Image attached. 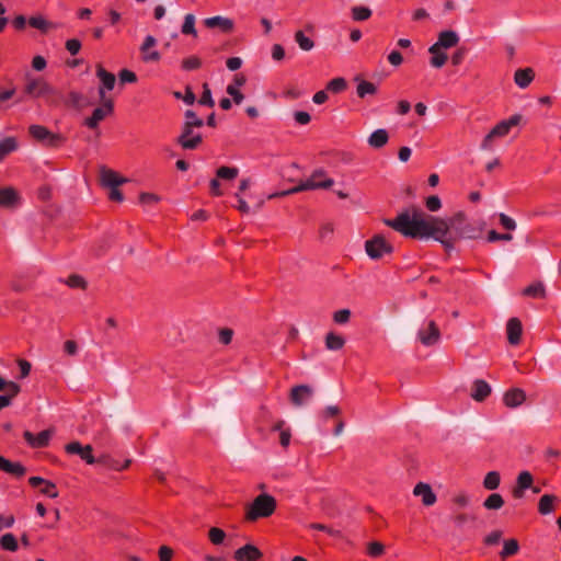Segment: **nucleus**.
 <instances>
[{"instance_id":"1","label":"nucleus","mask_w":561,"mask_h":561,"mask_svg":"<svg viewBox=\"0 0 561 561\" xmlns=\"http://www.w3.org/2000/svg\"><path fill=\"white\" fill-rule=\"evenodd\" d=\"M383 224L408 238H433L440 242L447 251L451 250L456 241L459 240L448 232L444 218L426 215L416 206L403 210L393 219H383Z\"/></svg>"},{"instance_id":"2","label":"nucleus","mask_w":561,"mask_h":561,"mask_svg":"<svg viewBox=\"0 0 561 561\" xmlns=\"http://www.w3.org/2000/svg\"><path fill=\"white\" fill-rule=\"evenodd\" d=\"M24 92L32 98H42L49 106H58L64 101L62 93L49 84L44 78L27 80Z\"/></svg>"},{"instance_id":"3","label":"nucleus","mask_w":561,"mask_h":561,"mask_svg":"<svg viewBox=\"0 0 561 561\" xmlns=\"http://www.w3.org/2000/svg\"><path fill=\"white\" fill-rule=\"evenodd\" d=\"M448 232L460 239H477L482 233V227L468 220L463 211H457L445 219Z\"/></svg>"},{"instance_id":"4","label":"nucleus","mask_w":561,"mask_h":561,"mask_svg":"<svg viewBox=\"0 0 561 561\" xmlns=\"http://www.w3.org/2000/svg\"><path fill=\"white\" fill-rule=\"evenodd\" d=\"M333 183L334 181L332 179L327 178V172L323 169H317L312 172L308 180L301 182L299 185L290 190L270 195V198L286 196L308 190H328L333 185Z\"/></svg>"},{"instance_id":"5","label":"nucleus","mask_w":561,"mask_h":561,"mask_svg":"<svg viewBox=\"0 0 561 561\" xmlns=\"http://www.w3.org/2000/svg\"><path fill=\"white\" fill-rule=\"evenodd\" d=\"M277 503L274 496L262 493L257 495L245 512V519L250 522L270 517L276 510Z\"/></svg>"},{"instance_id":"6","label":"nucleus","mask_w":561,"mask_h":561,"mask_svg":"<svg viewBox=\"0 0 561 561\" xmlns=\"http://www.w3.org/2000/svg\"><path fill=\"white\" fill-rule=\"evenodd\" d=\"M28 134L37 142L48 148H60L66 142V137L64 135L51 133L43 125H31L28 127Z\"/></svg>"},{"instance_id":"7","label":"nucleus","mask_w":561,"mask_h":561,"mask_svg":"<svg viewBox=\"0 0 561 561\" xmlns=\"http://www.w3.org/2000/svg\"><path fill=\"white\" fill-rule=\"evenodd\" d=\"M365 250L370 259L379 260L386 254H391L393 252V247L382 234H375L371 239L365 242Z\"/></svg>"},{"instance_id":"8","label":"nucleus","mask_w":561,"mask_h":561,"mask_svg":"<svg viewBox=\"0 0 561 561\" xmlns=\"http://www.w3.org/2000/svg\"><path fill=\"white\" fill-rule=\"evenodd\" d=\"M102 105L94 108L92 115L87 117L83 125L90 129L98 128L100 122L114 113V101L112 99L100 100Z\"/></svg>"},{"instance_id":"9","label":"nucleus","mask_w":561,"mask_h":561,"mask_svg":"<svg viewBox=\"0 0 561 561\" xmlns=\"http://www.w3.org/2000/svg\"><path fill=\"white\" fill-rule=\"evenodd\" d=\"M176 144L184 150H195L203 144V137L199 133H194V128L183 124Z\"/></svg>"},{"instance_id":"10","label":"nucleus","mask_w":561,"mask_h":561,"mask_svg":"<svg viewBox=\"0 0 561 561\" xmlns=\"http://www.w3.org/2000/svg\"><path fill=\"white\" fill-rule=\"evenodd\" d=\"M65 450L69 455H78L88 465H94L98 458L93 456V448L91 445H81V443L75 440L70 442L65 446Z\"/></svg>"},{"instance_id":"11","label":"nucleus","mask_w":561,"mask_h":561,"mask_svg":"<svg viewBox=\"0 0 561 561\" xmlns=\"http://www.w3.org/2000/svg\"><path fill=\"white\" fill-rule=\"evenodd\" d=\"M54 434L53 428L44 430L37 435H34L30 431L23 433V438L32 448H45L49 445V440Z\"/></svg>"},{"instance_id":"12","label":"nucleus","mask_w":561,"mask_h":561,"mask_svg":"<svg viewBox=\"0 0 561 561\" xmlns=\"http://www.w3.org/2000/svg\"><path fill=\"white\" fill-rule=\"evenodd\" d=\"M459 39L460 38L455 31H451V30L442 31L438 34V41L428 48V51L435 53L439 48L448 49V48L455 47L458 45Z\"/></svg>"},{"instance_id":"13","label":"nucleus","mask_w":561,"mask_h":561,"mask_svg":"<svg viewBox=\"0 0 561 561\" xmlns=\"http://www.w3.org/2000/svg\"><path fill=\"white\" fill-rule=\"evenodd\" d=\"M96 77L101 80V83H102V85L99 87V91H98L99 98H100V100L107 99L106 94H105V90L111 91L114 89L116 78L112 72H108L107 70H105L103 68V66L100 64L96 66Z\"/></svg>"},{"instance_id":"14","label":"nucleus","mask_w":561,"mask_h":561,"mask_svg":"<svg viewBox=\"0 0 561 561\" xmlns=\"http://www.w3.org/2000/svg\"><path fill=\"white\" fill-rule=\"evenodd\" d=\"M20 204L21 196L13 186H4L0 188V207L13 209Z\"/></svg>"},{"instance_id":"15","label":"nucleus","mask_w":561,"mask_h":561,"mask_svg":"<svg viewBox=\"0 0 561 561\" xmlns=\"http://www.w3.org/2000/svg\"><path fill=\"white\" fill-rule=\"evenodd\" d=\"M100 181L101 185L104 187H118L119 185L126 183L128 180L126 178L121 176L117 172L108 169L106 167H102L100 169Z\"/></svg>"},{"instance_id":"16","label":"nucleus","mask_w":561,"mask_h":561,"mask_svg":"<svg viewBox=\"0 0 561 561\" xmlns=\"http://www.w3.org/2000/svg\"><path fill=\"white\" fill-rule=\"evenodd\" d=\"M262 557V551L252 543H247L233 552L236 561H259Z\"/></svg>"},{"instance_id":"17","label":"nucleus","mask_w":561,"mask_h":561,"mask_svg":"<svg viewBox=\"0 0 561 561\" xmlns=\"http://www.w3.org/2000/svg\"><path fill=\"white\" fill-rule=\"evenodd\" d=\"M419 339L421 343L425 346H432L435 345L439 339H440V331L438 325L434 320H431L428 322L426 330H420L419 331Z\"/></svg>"},{"instance_id":"18","label":"nucleus","mask_w":561,"mask_h":561,"mask_svg":"<svg viewBox=\"0 0 561 561\" xmlns=\"http://www.w3.org/2000/svg\"><path fill=\"white\" fill-rule=\"evenodd\" d=\"M157 44V39L152 35H147L140 46L141 59L145 62H158L161 55L158 50H151Z\"/></svg>"},{"instance_id":"19","label":"nucleus","mask_w":561,"mask_h":561,"mask_svg":"<svg viewBox=\"0 0 561 561\" xmlns=\"http://www.w3.org/2000/svg\"><path fill=\"white\" fill-rule=\"evenodd\" d=\"M523 119L520 114H514L508 119L501 121L497 123L492 129L491 135L494 137H504L506 136L511 128L517 126Z\"/></svg>"},{"instance_id":"20","label":"nucleus","mask_w":561,"mask_h":561,"mask_svg":"<svg viewBox=\"0 0 561 561\" xmlns=\"http://www.w3.org/2000/svg\"><path fill=\"white\" fill-rule=\"evenodd\" d=\"M534 482L533 474L529 471H522L517 479L516 484L512 490L514 499H522L525 494V490L531 488Z\"/></svg>"},{"instance_id":"21","label":"nucleus","mask_w":561,"mask_h":561,"mask_svg":"<svg viewBox=\"0 0 561 561\" xmlns=\"http://www.w3.org/2000/svg\"><path fill=\"white\" fill-rule=\"evenodd\" d=\"M204 25L207 28L218 27L225 34H230L234 28V23L231 19L219 15L205 19Z\"/></svg>"},{"instance_id":"22","label":"nucleus","mask_w":561,"mask_h":561,"mask_svg":"<svg viewBox=\"0 0 561 561\" xmlns=\"http://www.w3.org/2000/svg\"><path fill=\"white\" fill-rule=\"evenodd\" d=\"M312 389L308 385H298L291 388L289 400L294 405H302L306 400L311 398Z\"/></svg>"},{"instance_id":"23","label":"nucleus","mask_w":561,"mask_h":561,"mask_svg":"<svg viewBox=\"0 0 561 561\" xmlns=\"http://www.w3.org/2000/svg\"><path fill=\"white\" fill-rule=\"evenodd\" d=\"M506 333L508 343L517 345L520 343L523 334V325L518 318H511L506 324Z\"/></svg>"},{"instance_id":"24","label":"nucleus","mask_w":561,"mask_h":561,"mask_svg":"<svg viewBox=\"0 0 561 561\" xmlns=\"http://www.w3.org/2000/svg\"><path fill=\"white\" fill-rule=\"evenodd\" d=\"M0 470L11 474L14 478H23L26 473V468L21 462L10 461L0 455Z\"/></svg>"},{"instance_id":"25","label":"nucleus","mask_w":561,"mask_h":561,"mask_svg":"<svg viewBox=\"0 0 561 561\" xmlns=\"http://www.w3.org/2000/svg\"><path fill=\"white\" fill-rule=\"evenodd\" d=\"M526 401V393L520 388H512L504 393L503 402L507 408H517Z\"/></svg>"},{"instance_id":"26","label":"nucleus","mask_w":561,"mask_h":561,"mask_svg":"<svg viewBox=\"0 0 561 561\" xmlns=\"http://www.w3.org/2000/svg\"><path fill=\"white\" fill-rule=\"evenodd\" d=\"M413 494L416 496H422V503L425 506H431L436 502V494L433 492L430 484L424 482H419L413 490Z\"/></svg>"},{"instance_id":"27","label":"nucleus","mask_w":561,"mask_h":561,"mask_svg":"<svg viewBox=\"0 0 561 561\" xmlns=\"http://www.w3.org/2000/svg\"><path fill=\"white\" fill-rule=\"evenodd\" d=\"M491 394L490 385L483 379H477L472 383L471 398L477 402L484 401Z\"/></svg>"},{"instance_id":"28","label":"nucleus","mask_w":561,"mask_h":561,"mask_svg":"<svg viewBox=\"0 0 561 561\" xmlns=\"http://www.w3.org/2000/svg\"><path fill=\"white\" fill-rule=\"evenodd\" d=\"M389 134L386 129L379 128L368 137V145L374 149H380L388 144Z\"/></svg>"},{"instance_id":"29","label":"nucleus","mask_w":561,"mask_h":561,"mask_svg":"<svg viewBox=\"0 0 561 561\" xmlns=\"http://www.w3.org/2000/svg\"><path fill=\"white\" fill-rule=\"evenodd\" d=\"M535 78V71L531 68L517 69L514 75L515 83L522 88H527Z\"/></svg>"},{"instance_id":"30","label":"nucleus","mask_w":561,"mask_h":561,"mask_svg":"<svg viewBox=\"0 0 561 561\" xmlns=\"http://www.w3.org/2000/svg\"><path fill=\"white\" fill-rule=\"evenodd\" d=\"M557 496L553 494H543L538 502V511L541 515H548L554 511Z\"/></svg>"},{"instance_id":"31","label":"nucleus","mask_w":561,"mask_h":561,"mask_svg":"<svg viewBox=\"0 0 561 561\" xmlns=\"http://www.w3.org/2000/svg\"><path fill=\"white\" fill-rule=\"evenodd\" d=\"M523 295L531 298H546V288L542 282H536L523 289Z\"/></svg>"},{"instance_id":"32","label":"nucleus","mask_w":561,"mask_h":561,"mask_svg":"<svg viewBox=\"0 0 561 561\" xmlns=\"http://www.w3.org/2000/svg\"><path fill=\"white\" fill-rule=\"evenodd\" d=\"M18 149V140L15 137H5L0 141V162L4 160L7 156Z\"/></svg>"},{"instance_id":"33","label":"nucleus","mask_w":561,"mask_h":561,"mask_svg":"<svg viewBox=\"0 0 561 561\" xmlns=\"http://www.w3.org/2000/svg\"><path fill=\"white\" fill-rule=\"evenodd\" d=\"M345 345V339L334 332H329L325 335V347L330 351H340Z\"/></svg>"},{"instance_id":"34","label":"nucleus","mask_w":561,"mask_h":561,"mask_svg":"<svg viewBox=\"0 0 561 561\" xmlns=\"http://www.w3.org/2000/svg\"><path fill=\"white\" fill-rule=\"evenodd\" d=\"M355 80L358 81V84L356 88V93H357L358 98L364 99L368 94L374 95L377 93V85L374 84L373 82L366 81V80H359L358 78H356Z\"/></svg>"},{"instance_id":"35","label":"nucleus","mask_w":561,"mask_h":561,"mask_svg":"<svg viewBox=\"0 0 561 561\" xmlns=\"http://www.w3.org/2000/svg\"><path fill=\"white\" fill-rule=\"evenodd\" d=\"M0 548L4 551L15 552L19 549V543L15 536L7 533L0 538Z\"/></svg>"},{"instance_id":"36","label":"nucleus","mask_w":561,"mask_h":561,"mask_svg":"<svg viewBox=\"0 0 561 561\" xmlns=\"http://www.w3.org/2000/svg\"><path fill=\"white\" fill-rule=\"evenodd\" d=\"M501 483V474L499 471H490L483 479V488L490 491L496 490Z\"/></svg>"},{"instance_id":"37","label":"nucleus","mask_w":561,"mask_h":561,"mask_svg":"<svg viewBox=\"0 0 561 561\" xmlns=\"http://www.w3.org/2000/svg\"><path fill=\"white\" fill-rule=\"evenodd\" d=\"M504 505V499L500 493L490 494L483 502V507L490 511L500 510Z\"/></svg>"},{"instance_id":"38","label":"nucleus","mask_w":561,"mask_h":561,"mask_svg":"<svg viewBox=\"0 0 561 561\" xmlns=\"http://www.w3.org/2000/svg\"><path fill=\"white\" fill-rule=\"evenodd\" d=\"M347 88V81L342 78V77H337V78H334L332 80H330L328 83H327V91H330L332 93H342L346 90Z\"/></svg>"},{"instance_id":"39","label":"nucleus","mask_w":561,"mask_h":561,"mask_svg":"<svg viewBox=\"0 0 561 561\" xmlns=\"http://www.w3.org/2000/svg\"><path fill=\"white\" fill-rule=\"evenodd\" d=\"M519 550V543L516 539H507L504 541L503 550L501 551L500 556L502 559H506L511 556H514Z\"/></svg>"},{"instance_id":"40","label":"nucleus","mask_w":561,"mask_h":561,"mask_svg":"<svg viewBox=\"0 0 561 561\" xmlns=\"http://www.w3.org/2000/svg\"><path fill=\"white\" fill-rule=\"evenodd\" d=\"M295 41L300 47V49L305 51H309L314 47V42L310 37L306 36L302 31H297L295 33Z\"/></svg>"},{"instance_id":"41","label":"nucleus","mask_w":561,"mask_h":561,"mask_svg":"<svg viewBox=\"0 0 561 561\" xmlns=\"http://www.w3.org/2000/svg\"><path fill=\"white\" fill-rule=\"evenodd\" d=\"M27 23L30 24V26L37 28L43 33H47L51 26V24L42 15L31 16L27 20Z\"/></svg>"},{"instance_id":"42","label":"nucleus","mask_w":561,"mask_h":561,"mask_svg":"<svg viewBox=\"0 0 561 561\" xmlns=\"http://www.w3.org/2000/svg\"><path fill=\"white\" fill-rule=\"evenodd\" d=\"M181 32L184 35H193L194 37L197 36V32L195 28V16L191 13L186 14L184 18V22L181 27Z\"/></svg>"},{"instance_id":"43","label":"nucleus","mask_w":561,"mask_h":561,"mask_svg":"<svg viewBox=\"0 0 561 561\" xmlns=\"http://www.w3.org/2000/svg\"><path fill=\"white\" fill-rule=\"evenodd\" d=\"M371 14L373 12L368 7L356 5L352 8V19L354 21H366Z\"/></svg>"},{"instance_id":"44","label":"nucleus","mask_w":561,"mask_h":561,"mask_svg":"<svg viewBox=\"0 0 561 561\" xmlns=\"http://www.w3.org/2000/svg\"><path fill=\"white\" fill-rule=\"evenodd\" d=\"M238 174H239V170L236 167L222 165V167L218 168L216 171V175L218 179L229 180V181L236 179L238 176Z\"/></svg>"},{"instance_id":"45","label":"nucleus","mask_w":561,"mask_h":561,"mask_svg":"<svg viewBox=\"0 0 561 561\" xmlns=\"http://www.w3.org/2000/svg\"><path fill=\"white\" fill-rule=\"evenodd\" d=\"M202 67V59L195 55L186 57L181 62V68L185 71L197 70Z\"/></svg>"},{"instance_id":"46","label":"nucleus","mask_w":561,"mask_h":561,"mask_svg":"<svg viewBox=\"0 0 561 561\" xmlns=\"http://www.w3.org/2000/svg\"><path fill=\"white\" fill-rule=\"evenodd\" d=\"M185 122L184 125H188L192 128H201L204 126V121L199 118L196 113L192 110H186L184 113Z\"/></svg>"},{"instance_id":"47","label":"nucleus","mask_w":561,"mask_h":561,"mask_svg":"<svg viewBox=\"0 0 561 561\" xmlns=\"http://www.w3.org/2000/svg\"><path fill=\"white\" fill-rule=\"evenodd\" d=\"M225 538H226V533L221 528L211 527L208 530V539L215 546L222 545L225 541Z\"/></svg>"},{"instance_id":"48","label":"nucleus","mask_w":561,"mask_h":561,"mask_svg":"<svg viewBox=\"0 0 561 561\" xmlns=\"http://www.w3.org/2000/svg\"><path fill=\"white\" fill-rule=\"evenodd\" d=\"M198 103L204 106L214 107L215 101L211 96V91L207 82L203 83V93L198 100Z\"/></svg>"},{"instance_id":"49","label":"nucleus","mask_w":561,"mask_h":561,"mask_svg":"<svg viewBox=\"0 0 561 561\" xmlns=\"http://www.w3.org/2000/svg\"><path fill=\"white\" fill-rule=\"evenodd\" d=\"M385 553V546L379 541H371L367 545V554L371 558H379Z\"/></svg>"},{"instance_id":"50","label":"nucleus","mask_w":561,"mask_h":561,"mask_svg":"<svg viewBox=\"0 0 561 561\" xmlns=\"http://www.w3.org/2000/svg\"><path fill=\"white\" fill-rule=\"evenodd\" d=\"M66 284L71 287V288H80V289H85L87 286H88V283L87 280L78 275V274H71L68 279L66 280Z\"/></svg>"},{"instance_id":"51","label":"nucleus","mask_w":561,"mask_h":561,"mask_svg":"<svg viewBox=\"0 0 561 561\" xmlns=\"http://www.w3.org/2000/svg\"><path fill=\"white\" fill-rule=\"evenodd\" d=\"M309 527L311 529H314V530H320V531H324L327 533L328 535L332 536V537H335V538H342L343 535H342V531L341 530H337V529H333L324 524H320V523H312L309 525Z\"/></svg>"},{"instance_id":"52","label":"nucleus","mask_w":561,"mask_h":561,"mask_svg":"<svg viewBox=\"0 0 561 561\" xmlns=\"http://www.w3.org/2000/svg\"><path fill=\"white\" fill-rule=\"evenodd\" d=\"M431 54L433 55L431 58V65L434 68H442L448 59L447 54L442 51V48H439L435 53H431Z\"/></svg>"},{"instance_id":"53","label":"nucleus","mask_w":561,"mask_h":561,"mask_svg":"<svg viewBox=\"0 0 561 561\" xmlns=\"http://www.w3.org/2000/svg\"><path fill=\"white\" fill-rule=\"evenodd\" d=\"M43 488H41L39 492L50 499L58 497V490L54 482L49 480H45V482L42 484Z\"/></svg>"},{"instance_id":"54","label":"nucleus","mask_w":561,"mask_h":561,"mask_svg":"<svg viewBox=\"0 0 561 561\" xmlns=\"http://www.w3.org/2000/svg\"><path fill=\"white\" fill-rule=\"evenodd\" d=\"M160 196L153 193L142 192L139 194V203L141 205H154L160 202Z\"/></svg>"},{"instance_id":"55","label":"nucleus","mask_w":561,"mask_h":561,"mask_svg":"<svg viewBox=\"0 0 561 561\" xmlns=\"http://www.w3.org/2000/svg\"><path fill=\"white\" fill-rule=\"evenodd\" d=\"M96 463L103 465L106 468L119 471V461L111 458L110 456H101L98 458Z\"/></svg>"},{"instance_id":"56","label":"nucleus","mask_w":561,"mask_h":561,"mask_svg":"<svg viewBox=\"0 0 561 561\" xmlns=\"http://www.w3.org/2000/svg\"><path fill=\"white\" fill-rule=\"evenodd\" d=\"M69 104L75 108H80L83 106L84 96L77 91H70L68 94Z\"/></svg>"},{"instance_id":"57","label":"nucleus","mask_w":561,"mask_h":561,"mask_svg":"<svg viewBox=\"0 0 561 561\" xmlns=\"http://www.w3.org/2000/svg\"><path fill=\"white\" fill-rule=\"evenodd\" d=\"M351 310L350 309H341L333 313V320L337 324H344L350 321Z\"/></svg>"},{"instance_id":"58","label":"nucleus","mask_w":561,"mask_h":561,"mask_svg":"<svg viewBox=\"0 0 561 561\" xmlns=\"http://www.w3.org/2000/svg\"><path fill=\"white\" fill-rule=\"evenodd\" d=\"M513 239V236L511 233H500L495 230H490L486 237V240L489 242H495V241H511Z\"/></svg>"},{"instance_id":"59","label":"nucleus","mask_w":561,"mask_h":561,"mask_svg":"<svg viewBox=\"0 0 561 561\" xmlns=\"http://www.w3.org/2000/svg\"><path fill=\"white\" fill-rule=\"evenodd\" d=\"M118 78L121 83H135L137 82V76L134 71L128 69H123L118 73Z\"/></svg>"},{"instance_id":"60","label":"nucleus","mask_w":561,"mask_h":561,"mask_svg":"<svg viewBox=\"0 0 561 561\" xmlns=\"http://www.w3.org/2000/svg\"><path fill=\"white\" fill-rule=\"evenodd\" d=\"M226 91L236 104H240L244 100V94L233 84H229Z\"/></svg>"},{"instance_id":"61","label":"nucleus","mask_w":561,"mask_h":561,"mask_svg":"<svg viewBox=\"0 0 561 561\" xmlns=\"http://www.w3.org/2000/svg\"><path fill=\"white\" fill-rule=\"evenodd\" d=\"M425 206L430 211H437L442 207L440 198L437 195L428 196L425 201Z\"/></svg>"},{"instance_id":"62","label":"nucleus","mask_w":561,"mask_h":561,"mask_svg":"<svg viewBox=\"0 0 561 561\" xmlns=\"http://www.w3.org/2000/svg\"><path fill=\"white\" fill-rule=\"evenodd\" d=\"M174 551L169 546H161L158 550V557L160 561H172Z\"/></svg>"},{"instance_id":"63","label":"nucleus","mask_w":561,"mask_h":561,"mask_svg":"<svg viewBox=\"0 0 561 561\" xmlns=\"http://www.w3.org/2000/svg\"><path fill=\"white\" fill-rule=\"evenodd\" d=\"M81 42L77 38H70L66 42L65 47L66 49L72 55H77L81 49Z\"/></svg>"},{"instance_id":"64","label":"nucleus","mask_w":561,"mask_h":561,"mask_svg":"<svg viewBox=\"0 0 561 561\" xmlns=\"http://www.w3.org/2000/svg\"><path fill=\"white\" fill-rule=\"evenodd\" d=\"M218 335L220 343H222L224 345H228L232 341L233 331L232 329L229 328H222L219 330Z\"/></svg>"}]
</instances>
